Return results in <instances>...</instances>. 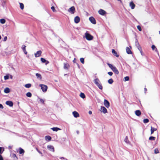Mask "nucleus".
<instances>
[{
	"instance_id": "1",
	"label": "nucleus",
	"mask_w": 160,
	"mask_h": 160,
	"mask_svg": "<svg viewBox=\"0 0 160 160\" xmlns=\"http://www.w3.org/2000/svg\"><path fill=\"white\" fill-rule=\"evenodd\" d=\"M94 82L97 87L101 90H102V86L101 84L100 81L99 79L98 78H96L94 80Z\"/></svg>"
},
{
	"instance_id": "2",
	"label": "nucleus",
	"mask_w": 160,
	"mask_h": 160,
	"mask_svg": "<svg viewBox=\"0 0 160 160\" xmlns=\"http://www.w3.org/2000/svg\"><path fill=\"white\" fill-rule=\"evenodd\" d=\"M135 42L136 46L137 48L140 51L141 54H142V48L140 46L138 42L137 39H136Z\"/></svg>"
},
{
	"instance_id": "3",
	"label": "nucleus",
	"mask_w": 160,
	"mask_h": 160,
	"mask_svg": "<svg viewBox=\"0 0 160 160\" xmlns=\"http://www.w3.org/2000/svg\"><path fill=\"white\" fill-rule=\"evenodd\" d=\"M85 35L86 39L88 40H91L93 38V37L87 32L85 33Z\"/></svg>"
},
{
	"instance_id": "4",
	"label": "nucleus",
	"mask_w": 160,
	"mask_h": 160,
	"mask_svg": "<svg viewBox=\"0 0 160 160\" xmlns=\"http://www.w3.org/2000/svg\"><path fill=\"white\" fill-rule=\"evenodd\" d=\"M39 86L41 87V89L43 92H46L48 89L47 86L43 84H40Z\"/></svg>"
},
{
	"instance_id": "5",
	"label": "nucleus",
	"mask_w": 160,
	"mask_h": 160,
	"mask_svg": "<svg viewBox=\"0 0 160 160\" xmlns=\"http://www.w3.org/2000/svg\"><path fill=\"white\" fill-rule=\"evenodd\" d=\"M75 7L74 6H72L68 10V11L71 14H74L75 12Z\"/></svg>"
},
{
	"instance_id": "6",
	"label": "nucleus",
	"mask_w": 160,
	"mask_h": 160,
	"mask_svg": "<svg viewBox=\"0 0 160 160\" xmlns=\"http://www.w3.org/2000/svg\"><path fill=\"white\" fill-rule=\"evenodd\" d=\"M104 104L107 108H108L110 106V103L106 99H104Z\"/></svg>"
},
{
	"instance_id": "7",
	"label": "nucleus",
	"mask_w": 160,
	"mask_h": 160,
	"mask_svg": "<svg viewBox=\"0 0 160 160\" xmlns=\"http://www.w3.org/2000/svg\"><path fill=\"white\" fill-rule=\"evenodd\" d=\"M48 149L50 151L53 152H54V148L53 146L51 145H48L47 146Z\"/></svg>"
},
{
	"instance_id": "8",
	"label": "nucleus",
	"mask_w": 160,
	"mask_h": 160,
	"mask_svg": "<svg viewBox=\"0 0 160 160\" xmlns=\"http://www.w3.org/2000/svg\"><path fill=\"white\" fill-rule=\"evenodd\" d=\"M89 20L93 24H96V21L95 20V18H93V17H90L89 18Z\"/></svg>"
},
{
	"instance_id": "9",
	"label": "nucleus",
	"mask_w": 160,
	"mask_h": 160,
	"mask_svg": "<svg viewBox=\"0 0 160 160\" xmlns=\"http://www.w3.org/2000/svg\"><path fill=\"white\" fill-rule=\"evenodd\" d=\"M98 13L100 15L103 16L106 13V12L104 10L100 9L98 11Z\"/></svg>"
},
{
	"instance_id": "10",
	"label": "nucleus",
	"mask_w": 160,
	"mask_h": 160,
	"mask_svg": "<svg viewBox=\"0 0 160 160\" xmlns=\"http://www.w3.org/2000/svg\"><path fill=\"white\" fill-rule=\"evenodd\" d=\"M6 104L10 107H12L13 105V103L12 102L10 101H8L6 102Z\"/></svg>"
},
{
	"instance_id": "11",
	"label": "nucleus",
	"mask_w": 160,
	"mask_h": 160,
	"mask_svg": "<svg viewBox=\"0 0 160 160\" xmlns=\"http://www.w3.org/2000/svg\"><path fill=\"white\" fill-rule=\"evenodd\" d=\"M42 53L41 51H37L36 53L35 54V57H39Z\"/></svg>"
},
{
	"instance_id": "12",
	"label": "nucleus",
	"mask_w": 160,
	"mask_h": 160,
	"mask_svg": "<svg viewBox=\"0 0 160 160\" xmlns=\"http://www.w3.org/2000/svg\"><path fill=\"white\" fill-rule=\"evenodd\" d=\"M75 22L76 23H78L80 21V18L78 16L76 17L74 19Z\"/></svg>"
},
{
	"instance_id": "13",
	"label": "nucleus",
	"mask_w": 160,
	"mask_h": 160,
	"mask_svg": "<svg viewBox=\"0 0 160 160\" xmlns=\"http://www.w3.org/2000/svg\"><path fill=\"white\" fill-rule=\"evenodd\" d=\"M41 60L42 63H45V64L47 65L49 63V62L47 61L45 59L43 58H41Z\"/></svg>"
},
{
	"instance_id": "14",
	"label": "nucleus",
	"mask_w": 160,
	"mask_h": 160,
	"mask_svg": "<svg viewBox=\"0 0 160 160\" xmlns=\"http://www.w3.org/2000/svg\"><path fill=\"white\" fill-rule=\"evenodd\" d=\"M112 70L116 74H119V72L115 66L113 67Z\"/></svg>"
},
{
	"instance_id": "15",
	"label": "nucleus",
	"mask_w": 160,
	"mask_h": 160,
	"mask_svg": "<svg viewBox=\"0 0 160 160\" xmlns=\"http://www.w3.org/2000/svg\"><path fill=\"white\" fill-rule=\"evenodd\" d=\"M101 111L104 113H105L107 112V110L104 107H101Z\"/></svg>"
},
{
	"instance_id": "16",
	"label": "nucleus",
	"mask_w": 160,
	"mask_h": 160,
	"mask_svg": "<svg viewBox=\"0 0 160 160\" xmlns=\"http://www.w3.org/2000/svg\"><path fill=\"white\" fill-rule=\"evenodd\" d=\"M72 114L75 118H77L78 117H79V114L78 113L76 112V111H74L72 112Z\"/></svg>"
},
{
	"instance_id": "17",
	"label": "nucleus",
	"mask_w": 160,
	"mask_h": 160,
	"mask_svg": "<svg viewBox=\"0 0 160 160\" xmlns=\"http://www.w3.org/2000/svg\"><path fill=\"white\" fill-rule=\"evenodd\" d=\"M130 6L131 7L132 9H133L135 7V4L133 2H131L130 3Z\"/></svg>"
},
{
	"instance_id": "18",
	"label": "nucleus",
	"mask_w": 160,
	"mask_h": 160,
	"mask_svg": "<svg viewBox=\"0 0 160 160\" xmlns=\"http://www.w3.org/2000/svg\"><path fill=\"white\" fill-rule=\"evenodd\" d=\"M112 52L114 56H116L117 57H119V55L118 54L117 52L114 49H112Z\"/></svg>"
},
{
	"instance_id": "19",
	"label": "nucleus",
	"mask_w": 160,
	"mask_h": 160,
	"mask_svg": "<svg viewBox=\"0 0 160 160\" xmlns=\"http://www.w3.org/2000/svg\"><path fill=\"white\" fill-rule=\"evenodd\" d=\"M126 50L128 54H131L132 53V52L130 49V48L128 47H127L126 48Z\"/></svg>"
},
{
	"instance_id": "20",
	"label": "nucleus",
	"mask_w": 160,
	"mask_h": 160,
	"mask_svg": "<svg viewBox=\"0 0 160 160\" xmlns=\"http://www.w3.org/2000/svg\"><path fill=\"white\" fill-rule=\"evenodd\" d=\"M135 113L136 115L137 116H139L141 114V112L139 110H137L136 111Z\"/></svg>"
},
{
	"instance_id": "21",
	"label": "nucleus",
	"mask_w": 160,
	"mask_h": 160,
	"mask_svg": "<svg viewBox=\"0 0 160 160\" xmlns=\"http://www.w3.org/2000/svg\"><path fill=\"white\" fill-rule=\"evenodd\" d=\"M51 129L54 131H57L58 130H61L60 128L57 127H54L51 128Z\"/></svg>"
},
{
	"instance_id": "22",
	"label": "nucleus",
	"mask_w": 160,
	"mask_h": 160,
	"mask_svg": "<svg viewBox=\"0 0 160 160\" xmlns=\"http://www.w3.org/2000/svg\"><path fill=\"white\" fill-rule=\"evenodd\" d=\"M10 90L9 88H6L4 90V92L6 93H8L10 92Z\"/></svg>"
},
{
	"instance_id": "23",
	"label": "nucleus",
	"mask_w": 160,
	"mask_h": 160,
	"mask_svg": "<svg viewBox=\"0 0 160 160\" xmlns=\"http://www.w3.org/2000/svg\"><path fill=\"white\" fill-rule=\"evenodd\" d=\"M69 67V65L67 63H64V68L65 69H68Z\"/></svg>"
},
{
	"instance_id": "24",
	"label": "nucleus",
	"mask_w": 160,
	"mask_h": 160,
	"mask_svg": "<svg viewBox=\"0 0 160 160\" xmlns=\"http://www.w3.org/2000/svg\"><path fill=\"white\" fill-rule=\"evenodd\" d=\"M156 130H157V129H156L154 128H153L152 127H151V134L153 133L155 131H156Z\"/></svg>"
},
{
	"instance_id": "25",
	"label": "nucleus",
	"mask_w": 160,
	"mask_h": 160,
	"mask_svg": "<svg viewBox=\"0 0 160 160\" xmlns=\"http://www.w3.org/2000/svg\"><path fill=\"white\" fill-rule=\"evenodd\" d=\"M45 139L46 140L50 141L51 139V138L50 136H47L45 137Z\"/></svg>"
},
{
	"instance_id": "26",
	"label": "nucleus",
	"mask_w": 160,
	"mask_h": 160,
	"mask_svg": "<svg viewBox=\"0 0 160 160\" xmlns=\"http://www.w3.org/2000/svg\"><path fill=\"white\" fill-rule=\"evenodd\" d=\"M151 48H152V50H155V51L156 52H158V50H157V48H156V46L154 45H152Z\"/></svg>"
},
{
	"instance_id": "27",
	"label": "nucleus",
	"mask_w": 160,
	"mask_h": 160,
	"mask_svg": "<svg viewBox=\"0 0 160 160\" xmlns=\"http://www.w3.org/2000/svg\"><path fill=\"white\" fill-rule=\"evenodd\" d=\"M38 99L39 100L40 102L41 103H42L43 104H44V102H45V100L44 99H41V98H40L39 97H38Z\"/></svg>"
},
{
	"instance_id": "28",
	"label": "nucleus",
	"mask_w": 160,
	"mask_h": 160,
	"mask_svg": "<svg viewBox=\"0 0 160 160\" xmlns=\"http://www.w3.org/2000/svg\"><path fill=\"white\" fill-rule=\"evenodd\" d=\"M6 20L2 18L0 19V22L2 24H4L5 23Z\"/></svg>"
},
{
	"instance_id": "29",
	"label": "nucleus",
	"mask_w": 160,
	"mask_h": 160,
	"mask_svg": "<svg viewBox=\"0 0 160 160\" xmlns=\"http://www.w3.org/2000/svg\"><path fill=\"white\" fill-rule=\"evenodd\" d=\"M31 84L30 83L27 84L25 85V87L26 88H30L31 87Z\"/></svg>"
},
{
	"instance_id": "30",
	"label": "nucleus",
	"mask_w": 160,
	"mask_h": 160,
	"mask_svg": "<svg viewBox=\"0 0 160 160\" xmlns=\"http://www.w3.org/2000/svg\"><path fill=\"white\" fill-rule=\"evenodd\" d=\"M24 152V150L21 148H19V153L22 154Z\"/></svg>"
},
{
	"instance_id": "31",
	"label": "nucleus",
	"mask_w": 160,
	"mask_h": 160,
	"mask_svg": "<svg viewBox=\"0 0 160 160\" xmlns=\"http://www.w3.org/2000/svg\"><path fill=\"white\" fill-rule=\"evenodd\" d=\"M36 75L38 78H39L40 79L42 78L41 75L38 73H37L36 74Z\"/></svg>"
},
{
	"instance_id": "32",
	"label": "nucleus",
	"mask_w": 160,
	"mask_h": 160,
	"mask_svg": "<svg viewBox=\"0 0 160 160\" xmlns=\"http://www.w3.org/2000/svg\"><path fill=\"white\" fill-rule=\"evenodd\" d=\"M113 82V80L112 78L109 79L108 81V82L110 84H112Z\"/></svg>"
},
{
	"instance_id": "33",
	"label": "nucleus",
	"mask_w": 160,
	"mask_h": 160,
	"mask_svg": "<svg viewBox=\"0 0 160 160\" xmlns=\"http://www.w3.org/2000/svg\"><path fill=\"white\" fill-rule=\"evenodd\" d=\"M26 95L27 97L30 98L32 96V94L30 92H28L26 93Z\"/></svg>"
},
{
	"instance_id": "34",
	"label": "nucleus",
	"mask_w": 160,
	"mask_h": 160,
	"mask_svg": "<svg viewBox=\"0 0 160 160\" xmlns=\"http://www.w3.org/2000/svg\"><path fill=\"white\" fill-rule=\"evenodd\" d=\"M80 96L82 98H85V95L82 92L81 93Z\"/></svg>"
},
{
	"instance_id": "35",
	"label": "nucleus",
	"mask_w": 160,
	"mask_h": 160,
	"mask_svg": "<svg viewBox=\"0 0 160 160\" xmlns=\"http://www.w3.org/2000/svg\"><path fill=\"white\" fill-rule=\"evenodd\" d=\"M9 75L8 74L4 76V79L5 80H7L9 79Z\"/></svg>"
},
{
	"instance_id": "36",
	"label": "nucleus",
	"mask_w": 160,
	"mask_h": 160,
	"mask_svg": "<svg viewBox=\"0 0 160 160\" xmlns=\"http://www.w3.org/2000/svg\"><path fill=\"white\" fill-rule=\"evenodd\" d=\"M20 7L22 10H23L24 8V5L22 3H20Z\"/></svg>"
},
{
	"instance_id": "37",
	"label": "nucleus",
	"mask_w": 160,
	"mask_h": 160,
	"mask_svg": "<svg viewBox=\"0 0 160 160\" xmlns=\"http://www.w3.org/2000/svg\"><path fill=\"white\" fill-rule=\"evenodd\" d=\"M108 65L109 67L112 69V68H113V67H114L115 66L112 65V64H110V63H108Z\"/></svg>"
},
{
	"instance_id": "38",
	"label": "nucleus",
	"mask_w": 160,
	"mask_h": 160,
	"mask_svg": "<svg viewBox=\"0 0 160 160\" xmlns=\"http://www.w3.org/2000/svg\"><path fill=\"white\" fill-rule=\"evenodd\" d=\"M125 142L127 143H128L129 142V141L128 140V137L127 136L124 139Z\"/></svg>"
},
{
	"instance_id": "39",
	"label": "nucleus",
	"mask_w": 160,
	"mask_h": 160,
	"mask_svg": "<svg viewBox=\"0 0 160 160\" xmlns=\"http://www.w3.org/2000/svg\"><path fill=\"white\" fill-rule=\"evenodd\" d=\"M149 120L148 119H145L143 120V122L145 123H148L149 122Z\"/></svg>"
},
{
	"instance_id": "40",
	"label": "nucleus",
	"mask_w": 160,
	"mask_h": 160,
	"mask_svg": "<svg viewBox=\"0 0 160 160\" xmlns=\"http://www.w3.org/2000/svg\"><path fill=\"white\" fill-rule=\"evenodd\" d=\"M150 140H155V137L153 136H151L149 138Z\"/></svg>"
},
{
	"instance_id": "41",
	"label": "nucleus",
	"mask_w": 160,
	"mask_h": 160,
	"mask_svg": "<svg viewBox=\"0 0 160 160\" xmlns=\"http://www.w3.org/2000/svg\"><path fill=\"white\" fill-rule=\"evenodd\" d=\"M80 61L82 63V64L84 63V58H80Z\"/></svg>"
},
{
	"instance_id": "42",
	"label": "nucleus",
	"mask_w": 160,
	"mask_h": 160,
	"mask_svg": "<svg viewBox=\"0 0 160 160\" xmlns=\"http://www.w3.org/2000/svg\"><path fill=\"white\" fill-rule=\"evenodd\" d=\"M125 81H128L129 79V77L126 76L124 78Z\"/></svg>"
},
{
	"instance_id": "43",
	"label": "nucleus",
	"mask_w": 160,
	"mask_h": 160,
	"mask_svg": "<svg viewBox=\"0 0 160 160\" xmlns=\"http://www.w3.org/2000/svg\"><path fill=\"white\" fill-rule=\"evenodd\" d=\"M154 153L155 154L158 153H159L158 150V149H157V148H156L154 150Z\"/></svg>"
},
{
	"instance_id": "44",
	"label": "nucleus",
	"mask_w": 160,
	"mask_h": 160,
	"mask_svg": "<svg viewBox=\"0 0 160 160\" xmlns=\"http://www.w3.org/2000/svg\"><path fill=\"white\" fill-rule=\"evenodd\" d=\"M51 9L52 10V11H53V12H56V10H55V8L54 6H52L51 7Z\"/></svg>"
},
{
	"instance_id": "45",
	"label": "nucleus",
	"mask_w": 160,
	"mask_h": 160,
	"mask_svg": "<svg viewBox=\"0 0 160 160\" xmlns=\"http://www.w3.org/2000/svg\"><path fill=\"white\" fill-rule=\"evenodd\" d=\"M138 29L140 31H142V28L140 26L138 25L137 27Z\"/></svg>"
},
{
	"instance_id": "46",
	"label": "nucleus",
	"mask_w": 160,
	"mask_h": 160,
	"mask_svg": "<svg viewBox=\"0 0 160 160\" xmlns=\"http://www.w3.org/2000/svg\"><path fill=\"white\" fill-rule=\"evenodd\" d=\"M26 46L24 45H23L22 46V48L23 50H26Z\"/></svg>"
},
{
	"instance_id": "47",
	"label": "nucleus",
	"mask_w": 160,
	"mask_h": 160,
	"mask_svg": "<svg viewBox=\"0 0 160 160\" xmlns=\"http://www.w3.org/2000/svg\"><path fill=\"white\" fill-rule=\"evenodd\" d=\"M108 75H109L110 76H111L113 74V73L111 72H108Z\"/></svg>"
},
{
	"instance_id": "48",
	"label": "nucleus",
	"mask_w": 160,
	"mask_h": 160,
	"mask_svg": "<svg viewBox=\"0 0 160 160\" xmlns=\"http://www.w3.org/2000/svg\"><path fill=\"white\" fill-rule=\"evenodd\" d=\"M37 151L40 154H42V152H40L38 149L37 148L36 149Z\"/></svg>"
},
{
	"instance_id": "49",
	"label": "nucleus",
	"mask_w": 160,
	"mask_h": 160,
	"mask_svg": "<svg viewBox=\"0 0 160 160\" xmlns=\"http://www.w3.org/2000/svg\"><path fill=\"white\" fill-rule=\"evenodd\" d=\"M7 39V37L6 36L5 37H4V39H3V41H6Z\"/></svg>"
},
{
	"instance_id": "50",
	"label": "nucleus",
	"mask_w": 160,
	"mask_h": 160,
	"mask_svg": "<svg viewBox=\"0 0 160 160\" xmlns=\"http://www.w3.org/2000/svg\"><path fill=\"white\" fill-rule=\"evenodd\" d=\"M60 158L61 159H64V160H68L67 159H66L64 157H61V158Z\"/></svg>"
},
{
	"instance_id": "51",
	"label": "nucleus",
	"mask_w": 160,
	"mask_h": 160,
	"mask_svg": "<svg viewBox=\"0 0 160 160\" xmlns=\"http://www.w3.org/2000/svg\"><path fill=\"white\" fill-rule=\"evenodd\" d=\"M3 108V107L2 105L1 104H0V108L2 109Z\"/></svg>"
},
{
	"instance_id": "52",
	"label": "nucleus",
	"mask_w": 160,
	"mask_h": 160,
	"mask_svg": "<svg viewBox=\"0 0 160 160\" xmlns=\"http://www.w3.org/2000/svg\"><path fill=\"white\" fill-rule=\"evenodd\" d=\"M2 147H0V154L2 153Z\"/></svg>"
},
{
	"instance_id": "53",
	"label": "nucleus",
	"mask_w": 160,
	"mask_h": 160,
	"mask_svg": "<svg viewBox=\"0 0 160 160\" xmlns=\"http://www.w3.org/2000/svg\"><path fill=\"white\" fill-rule=\"evenodd\" d=\"M0 160H3L2 156L0 155Z\"/></svg>"
},
{
	"instance_id": "54",
	"label": "nucleus",
	"mask_w": 160,
	"mask_h": 160,
	"mask_svg": "<svg viewBox=\"0 0 160 160\" xmlns=\"http://www.w3.org/2000/svg\"><path fill=\"white\" fill-rule=\"evenodd\" d=\"M24 53L25 54H27V52L26 51V50H23Z\"/></svg>"
},
{
	"instance_id": "55",
	"label": "nucleus",
	"mask_w": 160,
	"mask_h": 160,
	"mask_svg": "<svg viewBox=\"0 0 160 160\" xmlns=\"http://www.w3.org/2000/svg\"><path fill=\"white\" fill-rule=\"evenodd\" d=\"M88 113L89 114H91L92 113V112L91 111H89L88 112Z\"/></svg>"
},
{
	"instance_id": "56",
	"label": "nucleus",
	"mask_w": 160,
	"mask_h": 160,
	"mask_svg": "<svg viewBox=\"0 0 160 160\" xmlns=\"http://www.w3.org/2000/svg\"><path fill=\"white\" fill-rule=\"evenodd\" d=\"M144 89L145 93H146V92L147 91V89L146 88H145Z\"/></svg>"
},
{
	"instance_id": "57",
	"label": "nucleus",
	"mask_w": 160,
	"mask_h": 160,
	"mask_svg": "<svg viewBox=\"0 0 160 160\" xmlns=\"http://www.w3.org/2000/svg\"><path fill=\"white\" fill-rule=\"evenodd\" d=\"M9 76H10V78L11 79H12V76L11 75H10Z\"/></svg>"
},
{
	"instance_id": "58",
	"label": "nucleus",
	"mask_w": 160,
	"mask_h": 160,
	"mask_svg": "<svg viewBox=\"0 0 160 160\" xmlns=\"http://www.w3.org/2000/svg\"><path fill=\"white\" fill-rule=\"evenodd\" d=\"M77 65L78 67V68H79L80 67H79V64H77Z\"/></svg>"
},
{
	"instance_id": "59",
	"label": "nucleus",
	"mask_w": 160,
	"mask_h": 160,
	"mask_svg": "<svg viewBox=\"0 0 160 160\" xmlns=\"http://www.w3.org/2000/svg\"><path fill=\"white\" fill-rule=\"evenodd\" d=\"M75 58L74 60L73 61V62H75Z\"/></svg>"
},
{
	"instance_id": "60",
	"label": "nucleus",
	"mask_w": 160,
	"mask_h": 160,
	"mask_svg": "<svg viewBox=\"0 0 160 160\" xmlns=\"http://www.w3.org/2000/svg\"><path fill=\"white\" fill-rule=\"evenodd\" d=\"M77 133L78 134L79 133V131H77Z\"/></svg>"
},
{
	"instance_id": "61",
	"label": "nucleus",
	"mask_w": 160,
	"mask_h": 160,
	"mask_svg": "<svg viewBox=\"0 0 160 160\" xmlns=\"http://www.w3.org/2000/svg\"><path fill=\"white\" fill-rule=\"evenodd\" d=\"M1 39V36L0 35V40Z\"/></svg>"
},
{
	"instance_id": "62",
	"label": "nucleus",
	"mask_w": 160,
	"mask_h": 160,
	"mask_svg": "<svg viewBox=\"0 0 160 160\" xmlns=\"http://www.w3.org/2000/svg\"><path fill=\"white\" fill-rule=\"evenodd\" d=\"M159 33L160 34V31H159Z\"/></svg>"
},
{
	"instance_id": "63",
	"label": "nucleus",
	"mask_w": 160,
	"mask_h": 160,
	"mask_svg": "<svg viewBox=\"0 0 160 160\" xmlns=\"http://www.w3.org/2000/svg\"><path fill=\"white\" fill-rule=\"evenodd\" d=\"M14 155L15 156H16L15 154H14Z\"/></svg>"
}]
</instances>
